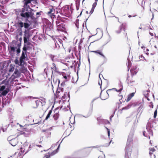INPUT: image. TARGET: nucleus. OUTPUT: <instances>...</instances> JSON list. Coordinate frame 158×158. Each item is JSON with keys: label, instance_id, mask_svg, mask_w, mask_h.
<instances>
[{"label": "nucleus", "instance_id": "1", "mask_svg": "<svg viewBox=\"0 0 158 158\" xmlns=\"http://www.w3.org/2000/svg\"><path fill=\"white\" fill-rule=\"evenodd\" d=\"M134 135V132L131 131L128 135L125 148V158H129V156H131V148Z\"/></svg>", "mask_w": 158, "mask_h": 158}, {"label": "nucleus", "instance_id": "2", "mask_svg": "<svg viewBox=\"0 0 158 158\" xmlns=\"http://www.w3.org/2000/svg\"><path fill=\"white\" fill-rule=\"evenodd\" d=\"M34 13L31 10H26L24 9H22V11L20 14L21 20L22 21L27 22L29 21V19L34 20L35 19L34 16Z\"/></svg>", "mask_w": 158, "mask_h": 158}, {"label": "nucleus", "instance_id": "3", "mask_svg": "<svg viewBox=\"0 0 158 158\" xmlns=\"http://www.w3.org/2000/svg\"><path fill=\"white\" fill-rule=\"evenodd\" d=\"M21 43H18L17 44L16 46L15 47V45L13 44L8 46V50L11 56H13L15 52H16L17 53V55L19 56L21 52Z\"/></svg>", "mask_w": 158, "mask_h": 158}, {"label": "nucleus", "instance_id": "4", "mask_svg": "<svg viewBox=\"0 0 158 158\" xmlns=\"http://www.w3.org/2000/svg\"><path fill=\"white\" fill-rule=\"evenodd\" d=\"M10 87L6 85L0 84V97L5 96L10 91Z\"/></svg>", "mask_w": 158, "mask_h": 158}, {"label": "nucleus", "instance_id": "5", "mask_svg": "<svg viewBox=\"0 0 158 158\" xmlns=\"http://www.w3.org/2000/svg\"><path fill=\"white\" fill-rule=\"evenodd\" d=\"M9 65V64L7 63L6 61L0 62V70L1 71V73H4V75L7 73Z\"/></svg>", "mask_w": 158, "mask_h": 158}, {"label": "nucleus", "instance_id": "6", "mask_svg": "<svg viewBox=\"0 0 158 158\" xmlns=\"http://www.w3.org/2000/svg\"><path fill=\"white\" fill-rule=\"evenodd\" d=\"M23 33V39L24 42H30V37L32 36L30 29H25Z\"/></svg>", "mask_w": 158, "mask_h": 158}, {"label": "nucleus", "instance_id": "7", "mask_svg": "<svg viewBox=\"0 0 158 158\" xmlns=\"http://www.w3.org/2000/svg\"><path fill=\"white\" fill-rule=\"evenodd\" d=\"M16 24H17L18 27L23 28L24 27L23 29L24 31L25 29H29V28L30 26V25L27 23V22H22V21H19Z\"/></svg>", "mask_w": 158, "mask_h": 158}, {"label": "nucleus", "instance_id": "8", "mask_svg": "<svg viewBox=\"0 0 158 158\" xmlns=\"http://www.w3.org/2000/svg\"><path fill=\"white\" fill-rule=\"evenodd\" d=\"M33 45L30 42H24V45L22 50L24 52H27V51H30L32 50Z\"/></svg>", "mask_w": 158, "mask_h": 158}, {"label": "nucleus", "instance_id": "9", "mask_svg": "<svg viewBox=\"0 0 158 158\" xmlns=\"http://www.w3.org/2000/svg\"><path fill=\"white\" fill-rule=\"evenodd\" d=\"M149 121L148 122L146 126V128L149 134L152 135H153V132L152 129L153 127V125L152 124L151 121L149 119Z\"/></svg>", "mask_w": 158, "mask_h": 158}, {"label": "nucleus", "instance_id": "10", "mask_svg": "<svg viewBox=\"0 0 158 158\" xmlns=\"http://www.w3.org/2000/svg\"><path fill=\"white\" fill-rule=\"evenodd\" d=\"M20 75V73L19 70L16 69L13 74L10 77V78L15 80V78H18Z\"/></svg>", "mask_w": 158, "mask_h": 158}, {"label": "nucleus", "instance_id": "11", "mask_svg": "<svg viewBox=\"0 0 158 158\" xmlns=\"http://www.w3.org/2000/svg\"><path fill=\"white\" fill-rule=\"evenodd\" d=\"M5 96H2V107H4V106L6 105L7 103H9V100L8 98Z\"/></svg>", "mask_w": 158, "mask_h": 158}, {"label": "nucleus", "instance_id": "12", "mask_svg": "<svg viewBox=\"0 0 158 158\" xmlns=\"http://www.w3.org/2000/svg\"><path fill=\"white\" fill-rule=\"evenodd\" d=\"M119 85H120V86L121 87V88L120 89H117L115 88H113L112 89H109L107 90L106 91V93L108 94V96H109V94H108V92L109 91H110L111 90H114L116 91L117 92H119V93H121V92L122 90L123 89V86L122 84V83L121 82H120V83L119 84Z\"/></svg>", "mask_w": 158, "mask_h": 158}, {"label": "nucleus", "instance_id": "13", "mask_svg": "<svg viewBox=\"0 0 158 158\" xmlns=\"http://www.w3.org/2000/svg\"><path fill=\"white\" fill-rule=\"evenodd\" d=\"M18 138L15 137L13 139H12L10 142L9 143L12 146L14 147L18 143Z\"/></svg>", "mask_w": 158, "mask_h": 158}, {"label": "nucleus", "instance_id": "14", "mask_svg": "<svg viewBox=\"0 0 158 158\" xmlns=\"http://www.w3.org/2000/svg\"><path fill=\"white\" fill-rule=\"evenodd\" d=\"M27 53H29V52H24L22 50L21 55L19 58L23 60H25L26 59L27 57Z\"/></svg>", "mask_w": 158, "mask_h": 158}, {"label": "nucleus", "instance_id": "15", "mask_svg": "<svg viewBox=\"0 0 158 158\" xmlns=\"http://www.w3.org/2000/svg\"><path fill=\"white\" fill-rule=\"evenodd\" d=\"M91 52L95 53L98 54L99 55L101 56L105 59H106V56L103 55L102 52L100 50H97L96 51H91Z\"/></svg>", "mask_w": 158, "mask_h": 158}, {"label": "nucleus", "instance_id": "16", "mask_svg": "<svg viewBox=\"0 0 158 158\" xmlns=\"http://www.w3.org/2000/svg\"><path fill=\"white\" fill-rule=\"evenodd\" d=\"M14 26H15L17 29V31L18 32L19 35L20 36H22L23 35L22 30L23 29L19 27H18L17 24L16 23H15Z\"/></svg>", "mask_w": 158, "mask_h": 158}, {"label": "nucleus", "instance_id": "17", "mask_svg": "<svg viewBox=\"0 0 158 158\" xmlns=\"http://www.w3.org/2000/svg\"><path fill=\"white\" fill-rule=\"evenodd\" d=\"M24 9V10H31L32 12L33 11V10L31 8L30 6L28 4H27L26 5L24 4L22 9Z\"/></svg>", "mask_w": 158, "mask_h": 158}, {"label": "nucleus", "instance_id": "18", "mask_svg": "<svg viewBox=\"0 0 158 158\" xmlns=\"http://www.w3.org/2000/svg\"><path fill=\"white\" fill-rule=\"evenodd\" d=\"M122 29H123V30L125 31V27L123 23L119 27V30L118 31H116V32L118 34H119L121 33Z\"/></svg>", "mask_w": 158, "mask_h": 158}, {"label": "nucleus", "instance_id": "19", "mask_svg": "<svg viewBox=\"0 0 158 158\" xmlns=\"http://www.w3.org/2000/svg\"><path fill=\"white\" fill-rule=\"evenodd\" d=\"M129 0H124L122 2V4L123 6L127 7L129 5Z\"/></svg>", "mask_w": 158, "mask_h": 158}, {"label": "nucleus", "instance_id": "20", "mask_svg": "<svg viewBox=\"0 0 158 158\" xmlns=\"http://www.w3.org/2000/svg\"><path fill=\"white\" fill-rule=\"evenodd\" d=\"M24 60H23L19 58V65L22 67L24 66L25 64H27L26 62H25Z\"/></svg>", "mask_w": 158, "mask_h": 158}, {"label": "nucleus", "instance_id": "21", "mask_svg": "<svg viewBox=\"0 0 158 158\" xmlns=\"http://www.w3.org/2000/svg\"><path fill=\"white\" fill-rule=\"evenodd\" d=\"M135 94V93L133 92L129 94L128 95L127 99L126 100V102H127L129 101L131 99V98L134 96Z\"/></svg>", "mask_w": 158, "mask_h": 158}, {"label": "nucleus", "instance_id": "22", "mask_svg": "<svg viewBox=\"0 0 158 158\" xmlns=\"http://www.w3.org/2000/svg\"><path fill=\"white\" fill-rule=\"evenodd\" d=\"M10 79H6L3 80L2 83L3 84H4V85H6V86H9V81H10Z\"/></svg>", "mask_w": 158, "mask_h": 158}, {"label": "nucleus", "instance_id": "23", "mask_svg": "<svg viewBox=\"0 0 158 158\" xmlns=\"http://www.w3.org/2000/svg\"><path fill=\"white\" fill-rule=\"evenodd\" d=\"M69 10V6H65L62 8V10L63 12H67Z\"/></svg>", "mask_w": 158, "mask_h": 158}, {"label": "nucleus", "instance_id": "24", "mask_svg": "<svg viewBox=\"0 0 158 158\" xmlns=\"http://www.w3.org/2000/svg\"><path fill=\"white\" fill-rule=\"evenodd\" d=\"M15 11L16 15H19L22 11V8L16 9L15 10Z\"/></svg>", "mask_w": 158, "mask_h": 158}, {"label": "nucleus", "instance_id": "25", "mask_svg": "<svg viewBox=\"0 0 158 158\" xmlns=\"http://www.w3.org/2000/svg\"><path fill=\"white\" fill-rule=\"evenodd\" d=\"M15 69L14 66L12 64H10L9 67V69H8V70L9 72H11L14 71Z\"/></svg>", "mask_w": 158, "mask_h": 158}, {"label": "nucleus", "instance_id": "26", "mask_svg": "<svg viewBox=\"0 0 158 158\" xmlns=\"http://www.w3.org/2000/svg\"><path fill=\"white\" fill-rule=\"evenodd\" d=\"M59 116V114L58 113H56L53 116L54 120L56 121L58 119Z\"/></svg>", "mask_w": 158, "mask_h": 158}, {"label": "nucleus", "instance_id": "27", "mask_svg": "<svg viewBox=\"0 0 158 158\" xmlns=\"http://www.w3.org/2000/svg\"><path fill=\"white\" fill-rule=\"evenodd\" d=\"M52 110H50L49 111L48 113V114L46 116L44 121L45 120H47L48 119V118L50 117V115L52 114Z\"/></svg>", "mask_w": 158, "mask_h": 158}, {"label": "nucleus", "instance_id": "28", "mask_svg": "<svg viewBox=\"0 0 158 158\" xmlns=\"http://www.w3.org/2000/svg\"><path fill=\"white\" fill-rule=\"evenodd\" d=\"M60 91L62 92H63L64 91V88H63L59 87V86H58L56 92V94L58 93V94L60 92Z\"/></svg>", "mask_w": 158, "mask_h": 158}, {"label": "nucleus", "instance_id": "29", "mask_svg": "<svg viewBox=\"0 0 158 158\" xmlns=\"http://www.w3.org/2000/svg\"><path fill=\"white\" fill-rule=\"evenodd\" d=\"M92 113V111H91L90 110L89 111L88 114L87 115L85 116L84 115H82L81 114H78L77 115L82 116L83 117H85V118H87L89 116L91 115V114Z\"/></svg>", "mask_w": 158, "mask_h": 158}, {"label": "nucleus", "instance_id": "30", "mask_svg": "<svg viewBox=\"0 0 158 158\" xmlns=\"http://www.w3.org/2000/svg\"><path fill=\"white\" fill-rule=\"evenodd\" d=\"M100 74H101V73H100L99 75V81H98V85L100 86V88L101 89V85L102 84V81L101 79V78L100 77Z\"/></svg>", "mask_w": 158, "mask_h": 158}, {"label": "nucleus", "instance_id": "31", "mask_svg": "<svg viewBox=\"0 0 158 158\" xmlns=\"http://www.w3.org/2000/svg\"><path fill=\"white\" fill-rule=\"evenodd\" d=\"M149 154H152V152L155 151V149L154 148H149Z\"/></svg>", "mask_w": 158, "mask_h": 158}, {"label": "nucleus", "instance_id": "32", "mask_svg": "<svg viewBox=\"0 0 158 158\" xmlns=\"http://www.w3.org/2000/svg\"><path fill=\"white\" fill-rule=\"evenodd\" d=\"M75 25L76 27L77 28H79V20L78 19H77L76 20V22L75 23Z\"/></svg>", "mask_w": 158, "mask_h": 158}, {"label": "nucleus", "instance_id": "33", "mask_svg": "<svg viewBox=\"0 0 158 158\" xmlns=\"http://www.w3.org/2000/svg\"><path fill=\"white\" fill-rule=\"evenodd\" d=\"M20 19H21V16H20V15H16L17 21H16L15 23H16L19 21H22V20H20Z\"/></svg>", "mask_w": 158, "mask_h": 158}, {"label": "nucleus", "instance_id": "34", "mask_svg": "<svg viewBox=\"0 0 158 158\" xmlns=\"http://www.w3.org/2000/svg\"><path fill=\"white\" fill-rule=\"evenodd\" d=\"M79 58H77V59L78 60H79V62L78 63L77 67H80V66L81 65V56L80 55V52H79Z\"/></svg>", "mask_w": 158, "mask_h": 158}, {"label": "nucleus", "instance_id": "35", "mask_svg": "<svg viewBox=\"0 0 158 158\" xmlns=\"http://www.w3.org/2000/svg\"><path fill=\"white\" fill-rule=\"evenodd\" d=\"M49 11H48L47 13V14L48 15L51 14L52 13L53 11V10H54L55 11V10L53 8H50V9H49Z\"/></svg>", "mask_w": 158, "mask_h": 158}, {"label": "nucleus", "instance_id": "36", "mask_svg": "<svg viewBox=\"0 0 158 158\" xmlns=\"http://www.w3.org/2000/svg\"><path fill=\"white\" fill-rule=\"evenodd\" d=\"M56 24L57 26L58 27H59V26L60 25V24L61 23H60V21L59 20H57V21H56Z\"/></svg>", "mask_w": 158, "mask_h": 158}, {"label": "nucleus", "instance_id": "37", "mask_svg": "<svg viewBox=\"0 0 158 158\" xmlns=\"http://www.w3.org/2000/svg\"><path fill=\"white\" fill-rule=\"evenodd\" d=\"M12 136H9L7 138V140L9 142V143L10 142L12 139H13L14 138H12Z\"/></svg>", "mask_w": 158, "mask_h": 158}, {"label": "nucleus", "instance_id": "38", "mask_svg": "<svg viewBox=\"0 0 158 158\" xmlns=\"http://www.w3.org/2000/svg\"><path fill=\"white\" fill-rule=\"evenodd\" d=\"M157 108H156L154 112L153 117L154 118L156 117L157 115Z\"/></svg>", "mask_w": 158, "mask_h": 158}, {"label": "nucleus", "instance_id": "39", "mask_svg": "<svg viewBox=\"0 0 158 158\" xmlns=\"http://www.w3.org/2000/svg\"><path fill=\"white\" fill-rule=\"evenodd\" d=\"M143 94L145 98H148V94L147 93V92H145V91H144L143 92Z\"/></svg>", "mask_w": 158, "mask_h": 158}, {"label": "nucleus", "instance_id": "40", "mask_svg": "<svg viewBox=\"0 0 158 158\" xmlns=\"http://www.w3.org/2000/svg\"><path fill=\"white\" fill-rule=\"evenodd\" d=\"M57 152H56L55 150L52 152L51 153H50V155L51 156H53L56 154Z\"/></svg>", "mask_w": 158, "mask_h": 158}, {"label": "nucleus", "instance_id": "41", "mask_svg": "<svg viewBox=\"0 0 158 158\" xmlns=\"http://www.w3.org/2000/svg\"><path fill=\"white\" fill-rule=\"evenodd\" d=\"M54 69H55V72L57 73H58L60 75H61V73H60V72H59V71H58L57 70H56V69H57V68L56 67V66H55L54 67Z\"/></svg>", "mask_w": 158, "mask_h": 158}, {"label": "nucleus", "instance_id": "42", "mask_svg": "<svg viewBox=\"0 0 158 158\" xmlns=\"http://www.w3.org/2000/svg\"><path fill=\"white\" fill-rule=\"evenodd\" d=\"M65 27V25L64 24L61 23V24H60V25L59 26V28H64Z\"/></svg>", "mask_w": 158, "mask_h": 158}, {"label": "nucleus", "instance_id": "43", "mask_svg": "<svg viewBox=\"0 0 158 158\" xmlns=\"http://www.w3.org/2000/svg\"><path fill=\"white\" fill-rule=\"evenodd\" d=\"M106 129L107 131V134L108 135V136L109 137H110V130L106 127Z\"/></svg>", "mask_w": 158, "mask_h": 158}, {"label": "nucleus", "instance_id": "44", "mask_svg": "<svg viewBox=\"0 0 158 158\" xmlns=\"http://www.w3.org/2000/svg\"><path fill=\"white\" fill-rule=\"evenodd\" d=\"M95 100V99H94L93 101H92V102L90 104V106L91 107V110H90L91 111H92V110H93V102H94V100Z\"/></svg>", "mask_w": 158, "mask_h": 158}, {"label": "nucleus", "instance_id": "45", "mask_svg": "<svg viewBox=\"0 0 158 158\" xmlns=\"http://www.w3.org/2000/svg\"><path fill=\"white\" fill-rule=\"evenodd\" d=\"M118 96L121 97V98L120 99H119V101L120 102V104H121L122 103V102H123V101H122V102H121V100H122V99L123 98V96L122 95H121L120 93L118 94Z\"/></svg>", "mask_w": 158, "mask_h": 158}, {"label": "nucleus", "instance_id": "46", "mask_svg": "<svg viewBox=\"0 0 158 158\" xmlns=\"http://www.w3.org/2000/svg\"><path fill=\"white\" fill-rule=\"evenodd\" d=\"M94 8L93 7H92L91 9L90 10V12L89 13V14H90V15H91L94 12Z\"/></svg>", "mask_w": 158, "mask_h": 158}, {"label": "nucleus", "instance_id": "47", "mask_svg": "<svg viewBox=\"0 0 158 158\" xmlns=\"http://www.w3.org/2000/svg\"><path fill=\"white\" fill-rule=\"evenodd\" d=\"M9 79H10V81H9V84H10V85L13 84V82L14 81V80H13L12 79H11L10 77Z\"/></svg>", "mask_w": 158, "mask_h": 158}, {"label": "nucleus", "instance_id": "48", "mask_svg": "<svg viewBox=\"0 0 158 158\" xmlns=\"http://www.w3.org/2000/svg\"><path fill=\"white\" fill-rule=\"evenodd\" d=\"M100 152H102L103 155L102 156H99L98 158H105V156L104 154H103V152L102 151H100Z\"/></svg>", "mask_w": 158, "mask_h": 158}, {"label": "nucleus", "instance_id": "49", "mask_svg": "<svg viewBox=\"0 0 158 158\" xmlns=\"http://www.w3.org/2000/svg\"><path fill=\"white\" fill-rule=\"evenodd\" d=\"M19 61L17 59H16L15 60L14 62L15 64L19 65Z\"/></svg>", "mask_w": 158, "mask_h": 158}, {"label": "nucleus", "instance_id": "50", "mask_svg": "<svg viewBox=\"0 0 158 158\" xmlns=\"http://www.w3.org/2000/svg\"><path fill=\"white\" fill-rule=\"evenodd\" d=\"M67 93V92H65L63 95L62 96L61 98L62 99H64L66 97V94Z\"/></svg>", "mask_w": 158, "mask_h": 158}, {"label": "nucleus", "instance_id": "51", "mask_svg": "<svg viewBox=\"0 0 158 158\" xmlns=\"http://www.w3.org/2000/svg\"><path fill=\"white\" fill-rule=\"evenodd\" d=\"M40 102V101H38V100L35 101V103L36 105V107H35V108L38 107V106L39 105V103Z\"/></svg>", "mask_w": 158, "mask_h": 158}, {"label": "nucleus", "instance_id": "52", "mask_svg": "<svg viewBox=\"0 0 158 158\" xmlns=\"http://www.w3.org/2000/svg\"><path fill=\"white\" fill-rule=\"evenodd\" d=\"M135 82V81H130L129 83H128V82H127L128 85L132 86L133 85V83Z\"/></svg>", "mask_w": 158, "mask_h": 158}, {"label": "nucleus", "instance_id": "53", "mask_svg": "<svg viewBox=\"0 0 158 158\" xmlns=\"http://www.w3.org/2000/svg\"><path fill=\"white\" fill-rule=\"evenodd\" d=\"M48 155H46L44 157H46V158H50V156H51L50 155V153L48 152Z\"/></svg>", "mask_w": 158, "mask_h": 158}, {"label": "nucleus", "instance_id": "54", "mask_svg": "<svg viewBox=\"0 0 158 158\" xmlns=\"http://www.w3.org/2000/svg\"><path fill=\"white\" fill-rule=\"evenodd\" d=\"M114 113H115V111L110 116V121H111V120L112 118H113L114 117Z\"/></svg>", "mask_w": 158, "mask_h": 158}, {"label": "nucleus", "instance_id": "55", "mask_svg": "<svg viewBox=\"0 0 158 158\" xmlns=\"http://www.w3.org/2000/svg\"><path fill=\"white\" fill-rule=\"evenodd\" d=\"M89 18V17H88L87 19H86V20L84 21V23H83V24H82V26H84V23H85V27H86V22H87V20H88V19Z\"/></svg>", "mask_w": 158, "mask_h": 158}, {"label": "nucleus", "instance_id": "56", "mask_svg": "<svg viewBox=\"0 0 158 158\" xmlns=\"http://www.w3.org/2000/svg\"><path fill=\"white\" fill-rule=\"evenodd\" d=\"M28 145V143L27 142H25L23 144V146L24 147L27 146Z\"/></svg>", "mask_w": 158, "mask_h": 158}, {"label": "nucleus", "instance_id": "57", "mask_svg": "<svg viewBox=\"0 0 158 158\" xmlns=\"http://www.w3.org/2000/svg\"><path fill=\"white\" fill-rule=\"evenodd\" d=\"M80 67H77V76L78 77V71H79V70H80Z\"/></svg>", "mask_w": 158, "mask_h": 158}, {"label": "nucleus", "instance_id": "58", "mask_svg": "<svg viewBox=\"0 0 158 158\" xmlns=\"http://www.w3.org/2000/svg\"><path fill=\"white\" fill-rule=\"evenodd\" d=\"M149 106L151 107L152 108H153V105L152 102H150V105H149Z\"/></svg>", "mask_w": 158, "mask_h": 158}, {"label": "nucleus", "instance_id": "59", "mask_svg": "<svg viewBox=\"0 0 158 158\" xmlns=\"http://www.w3.org/2000/svg\"><path fill=\"white\" fill-rule=\"evenodd\" d=\"M50 58L52 60V61H53L54 56L53 55H50Z\"/></svg>", "mask_w": 158, "mask_h": 158}, {"label": "nucleus", "instance_id": "60", "mask_svg": "<svg viewBox=\"0 0 158 158\" xmlns=\"http://www.w3.org/2000/svg\"><path fill=\"white\" fill-rule=\"evenodd\" d=\"M132 104H129L126 106L127 107V108H128V109H129V108H130Z\"/></svg>", "mask_w": 158, "mask_h": 158}, {"label": "nucleus", "instance_id": "61", "mask_svg": "<svg viewBox=\"0 0 158 158\" xmlns=\"http://www.w3.org/2000/svg\"><path fill=\"white\" fill-rule=\"evenodd\" d=\"M97 4L96 3H93V4L92 7H93L95 9V7L97 5Z\"/></svg>", "mask_w": 158, "mask_h": 158}, {"label": "nucleus", "instance_id": "62", "mask_svg": "<svg viewBox=\"0 0 158 158\" xmlns=\"http://www.w3.org/2000/svg\"><path fill=\"white\" fill-rule=\"evenodd\" d=\"M58 41H59V42H60V44H62V46H63V44H62V40L60 39H59L58 40Z\"/></svg>", "mask_w": 158, "mask_h": 158}, {"label": "nucleus", "instance_id": "63", "mask_svg": "<svg viewBox=\"0 0 158 158\" xmlns=\"http://www.w3.org/2000/svg\"><path fill=\"white\" fill-rule=\"evenodd\" d=\"M128 109V108H127V106H126L124 107H123L122 109H121V110H127Z\"/></svg>", "mask_w": 158, "mask_h": 158}, {"label": "nucleus", "instance_id": "64", "mask_svg": "<svg viewBox=\"0 0 158 158\" xmlns=\"http://www.w3.org/2000/svg\"><path fill=\"white\" fill-rule=\"evenodd\" d=\"M91 149H88L87 150V152L88 153H89L91 152Z\"/></svg>", "mask_w": 158, "mask_h": 158}]
</instances>
